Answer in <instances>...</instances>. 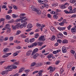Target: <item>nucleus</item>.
Returning <instances> with one entry per match:
<instances>
[{"mask_svg": "<svg viewBox=\"0 0 76 76\" xmlns=\"http://www.w3.org/2000/svg\"><path fill=\"white\" fill-rule=\"evenodd\" d=\"M38 56H39V54H38V53H37L34 55L33 57L34 59H36L37 58V57H38Z\"/></svg>", "mask_w": 76, "mask_h": 76, "instance_id": "9b49d317", "label": "nucleus"}, {"mask_svg": "<svg viewBox=\"0 0 76 76\" xmlns=\"http://www.w3.org/2000/svg\"><path fill=\"white\" fill-rule=\"evenodd\" d=\"M4 41V37L1 36L0 37V42H2Z\"/></svg>", "mask_w": 76, "mask_h": 76, "instance_id": "f8f14e48", "label": "nucleus"}, {"mask_svg": "<svg viewBox=\"0 0 76 76\" xmlns=\"http://www.w3.org/2000/svg\"><path fill=\"white\" fill-rule=\"evenodd\" d=\"M39 41H45V38H44V36H41L38 39Z\"/></svg>", "mask_w": 76, "mask_h": 76, "instance_id": "423d86ee", "label": "nucleus"}, {"mask_svg": "<svg viewBox=\"0 0 76 76\" xmlns=\"http://www.w3.org/2000/svg\"><path fill=\"white\" fill-rule=\"evenodd\" d=\"M37 45H38V46H41L42 45V43H41L40 42H38Z\"/></svg>", "mask_w": 76, "mask_h": 76, "instance_id": "58836bf2", "label": "nucleus"}, {"mask_svg": "<svg viewBox=\"0 0 76 76\" xmlns=\"http://www.w3.org/2000/svg\"><path fill=\"white\" fill-rule=\"evenodd\" d=\"M44 72V70L43 69H42L40 70L38 72V74L39 75H37V76H42V73Z\"/></svg>", "mask_w": 76, "mask_h": 76, "instance_id": "6e6552de", "label": "nucleus"}, {"mask_svg": "<svg viewBox=\"0 0 76 76\" xmlns=\"http://www.w3.org/2000/svg\"><path fill=\"white\" fill-rule=\"evenodd\" d=\"M66 20L64 19L62 20L63 25H64V23H67V22H66Z\"/></svg>", "mask_w": 76, "mask_h": 76, "instance_id": "b1692460", "label": "nucleus"}, {"mask_svg": "<svg viewBox=\"0 0 76 76\" xmlns=\"http://www.w3.org/2000/svg\"><path fill=\"white\" fill-rule=\"evenodd\" d=\"M50 29L53 32V31H55V28H54V27L53 26H51L50 28Z\"/></svg>", "mask_w": 76, "mask_h": 76, "instance_id": "cd10ccee", "label": "nucleus"}, {"mask_svg": "<svg viewBox=\"0 0 76 76\" xmlns=\"http://www.w3.org/2000/svg\"><path fill=\"white\" fill-rule=\"evenodd\" d=\"M21 20H22V19H17L15 21L16 22H20V21H21Z\"/></svg>", "mask_w": 76, "mask_h": 76, "instance_id": "6e6d98bb", "label": "nucleus"}, {"mask_svg": "<svg viewBox=\"0 0 76 76\" xmlns=\"http://www.w3.org/2000/svg\"><path fill=\"white\" fill-rule=\"evenodd\" d=\"M48 69V70H50V72L51 73H52L53 72H54L55 70V68H53L51 66H50Z\"/></svg>", "mask_w": 76, "mask_h": 76, "instance_id": "20e7f679", "label": "nucleus"}, {"mask_svg": "<svg viewBox=\"0 0 76 76\" xmlns=\"http://www.w3.org/2000/svg\"><path fill=\"white\" fill-rule=\"evenodd\" d=\"M62 43H64V44H67V43H68V40H64L62 41Z\"/></svg>", "mask_w": 76, "mask_h": 76, "instance_id": "4be33fe9", "label": "nucleus"}, {"mask_svg": "<svg viewBox=\"0 0 76 76\" xmlns=\"http://www.w3.org/2000/svg\"><path fill=\"white\" fill-rule=\"evenodd\" d=\"M32 24H28V25H27V28L28 29H30L32 28Z\"/></svg>", "mask_w": 76, "mask_h": 76, "instance_id": "ddd939ff", "label": "nucleus"}, {"mask_svg": "<svg viewBox=\"0 0 76 76\" xmlns=\"http://www.w3.org/2000/svg\"><path fill=\"white\" fill-rule=\"evenodd\" d=\"M57 42H59V43H61V42H62V41L61 39H58L57 40Z\"/></svg>", "mask_w": 76, "mask_h": 76, "instance_id": "3c124183", "label": "nucleus"}, {"mask_svg": "<svg viewBox=\"0 0 76 76\" xmlns=\"http://www.w3.org/2000/svg\"><path fill=\"white\" fill-rule=\"evenodd\" d=\"M7 57L8 56L6 54L2 56L3 58H5V57Z\"/></svg>", "mask_w": 76, "mask_h": 76, "instance_id": "bf43d9fd", "label": "nucleus"}, {"mask_svg": "<svg viewBox=\"0 0 76 76\" xmlns=\"http://www.w3.org/2000/svg\"><path fill=\"white\" fill-rule=\"evenodd\" d=\"M36 25H37L36 26L37 27H38V26H39V27L41 26V24H39V23H37Z\"/></svg>", "mask_w": 76, "mask_h": 76, "instance_id": "c03bdc74", "label": "nucleus"}, {"mask_svg": "<svg viewBox=\"0 0 76 76\" xmlns=\"http://www.w3.org/2000/svg\"><path fill=\"white\" fill-rule=\"evenodd\" d=\"M41 66H42V63H39L37 64H36V67Z\"/></svg>", "mask_w": 76, "mask_h": 76, "instance_id": "4468645a", "label": "nucleus"}, {"mask_svg": "<svg viewBox=\"0 0 76 76\" xmlns=\"http://www.w3.org/2000/svg\"><path fill=\"white\" fill-rule=\"evenodd\" d=\"M53 54H50L48 56V58H51L53 57Z\"/></svg>", "mask_w": 76, "mask_h": 76, "instance_id": "412c9836", "label": "nucleus"}, {"mask_svg": "<svg viewBox=\"0 0 76 76\" xmlns=\"http://www.w3.org/2000/svg\"><path fill=\"white\" fill-rule=\"evenodd\" d=\"M12 17L13 18H16L18 17V15L15 14H13L12 15Z\"/></svg>", "mask_w": 76, "mask_h": 76, "instance_id": "bb28decb", "label": "nucleus"}, {"mask_svg": "<svg viewBox=\"0 0 76 76\" xmlns=\"http://www.w3.org/2000/svg\"><path fill=\"white\" fill-rule=\"evenodd\" d=\"M12 12V10H9V11L7 13L8 14L9 13H11Z\"/></svg>", "mask_w": 76, "mask_h": 76, "instance_id": "4d7b16f0", "label": "nucleus"}, {"mask_svg": "<svg viewBox=\"0 0 76 76\" xmlns=\"http://www.w3.org/2000/svg\"><path fill=\"white\" fill-rule=\"evenodd\" d=\"M32 52L31 50H29L26 53V55L27 56H30Z\"/></svg>", "mask_w": 76, "mask_h": 76, "instance_id": "9d476101", "label": "nucleus"}, {"mask_svg": "<svg viewBox=\"0 0 76 76\" xmlns=\"http://www.w3.org/2000/svg\"><path fill=\"white\" fill-rule=\"evenodd\" d=\"M30 70L29 69H26L24 70V72L26 73H28V72H29Z\"/></svg>", "mask_w": 76, "mask_h": 76, "instance_id": "09e8293b", "label": "nucleus"}, {"mask_svg": "<svg viewBox=\"0 0 76 76\" xmlns=\"http://www.w3.org/2000/svg\"><path fill=\"white\" fill-rule=\"evenodd\" d=\"M13 76H19V74L18 73H16L13 75Z\"/></svg>", "mask_w": 76, "mask_h": 76, "instance_id": "774afa93", "label": "nucleus"}, {"mask_svg": "<svg viewBox=\"0 0 76 76\" xmlns=\"http://www.w3.org/2000/svg\"><path fill=\"white\" fill-rule=\"evenodd\" d=\"M50 13H51V14H55L56 12L54 11H53L50 12Z\"/></svg>", "mask_w": 76, "mask_h": 76, "instance_id": "69168bd1", "label": "nucleus"}, {"mask_svg": "<svg viewBox=\"0 0 76 76\" xmlns=\"http://www.w3.org/2000/svg\"><path fill=\"white\" fill-rule=\"evenodd\" d=\"M27 20H28V19L27 18H26L24 20L21 21V23H23V22H26V21Z\"/></svg>", "mask_w": 76, "mask_h": 76, "instance_id": "f704fd0d", "label": "nucleus"}, {"mask_svg": "<svg viewBox=\"0 0 76 76\" xmlns=\"http://www.w3.org/2000/svg\"><path fill=\"white\" fill-rule=\"evenodd\" d=\"M9 39L10 41H13V37H11L9 38Z\"/></svg>", "mask_w": 76, "mask_h": 76, "instance_id": "c9c22d12", "label": "nucleus"}, {"mask_svg": "<svg viewBox=\"0 0 76 76\" xmlns=\"http://www.w3.org/2000/svg\"><path fill=\"white\" fill-rule=\"evenodd\" d=\"M35 65H36V62H33L31 65V67H33V66H34Z\"/></svg>", "mask_w": 76, "mask_h": 76, "instance_id": "2f4dec72", "label": "nucleus"}, {"mask_svg": "<svg viewBox=\"0 0 76 76\" xmlns=\"http://www.w3.org/2000/svg\"><path fill=\"white\" fill-rule=\"evenodd\" d=\"M25 42H27L29 43V38H26L25 40Z\"/></svg>", "mask_w": 76, "mask_h": 76, "instance_id": "37998d69", "label": "nucleus"}, {"mask_svg": "<svg viewBox=\"0 0 76 76\" xmlns=\"http://www.w3.org/2000/svg\"><path fill=\"white\" fill-rule=\"evenodd\" d=\"M42 17L43 18H44L45 17V14H42Z\"/></svg>", "mask_w": 76, "mask_h": 76, "instance_id": "13d9d810", "label": "nucleus"}, {"mask_svg": "<svg viewBox=\"0 0 76 76\" xmlns=\"http://www.w3.org/2000/svg\"><path fill=\"white\" fill-rule=\"evenodd\" d=\"M71 27H72V26L71 25H69L68 26L67 28H68V30H70L71 28Z\"/></svg>", "mask_w": 76, "mask_h": 76, "instance_id": "052dcab7", "label": "nucleus"}, {"mask_svg": "<svg viewBox=\"0 0 76 76\" xmlns=\"http://www.w3.org/2000/svg\"><path fill=\"white\" fill-rule=\"evenodd\" d=\"M18 54L17 53H14L13 54V56H17V55H18Z\"/></svg>", "mask_w": 76, "mask_h": 76, "instance_id": "0e129e2a", "label": "nucleus"}, {"mask_svg": "<svg viewBox=\"0 0 76 76\" xmlns=\"http://www.w3.org/2000/svg\"><path fill=\"white\" fill-rule=\"evenodd\" d=\"M1 73L2 75H4V74H7V72L6 71H3Z\"/></svg>", "mask_w": 76, "mask_h": 76, "instance_id": "393cba45", "label": "nucleus"}, {"mask_svg": "<svg viewBox=\"0 0 76 76\" xmlns=\"http://www.w3.org/2000/svg\"><path fill=\"white\" fill-rule=\"evenodd\" d=\"M6 72H9V71H11V70H12L13 68L11 67V65L10 66H8L6 68Z\"/></svg>", "mask_w": 76, "mask_h": 76, "instance_id": "f03ea898", "label": "nucleus"}, {"mask_svg": "<svg viewBox=\"0 0 76 76\" xmlns=\"http://www.w3.org/2000/svg\"><path fill=\"white\" fill-rule=\"evenodd\" d=\"M76 0H72L70 1V2L71 3H72V4H74L75 2H76Z\"/></svg>", "mask_w": 76, "mask_h": 76, "instance_id": "72a5a7b5", "label": "nucleus"}, {"mask_svg": "<svg viewBox=\"0 0 76 76\" xmlns=\"http://www.w3.org/2000/svg\"><path fill=\"white\" fill-rule=\"evenodd\" d=\"M71 31L72 32H75L76 31V29L75 28H72L71 29Z\"/></svg>", "mask_w": 76, "mask_h": 76, "instance_id": "5701e85b", "label": "nucleus"}, {"mask_svg": "<svg viewBox=\"0 0 76 76\" xmlns=\"http://www.w3.org/2000/svg\"><path fill=\"white\" fill-rule=\"evenodd\" d=\"M53 18L54 19H58V17L57 16V15H54L53 16Z\"/></svg>", "mask_w": 76, "mask_h": 76, "instance_id": "473e14b6", "label": "nucleus"}, {"mask_svg": "<svg viewBox=\"0 0 76 76\" xmlns=\"http://www.w3.org/2000/svg\"><path fill=\"white\" fill-rule=\"evenodd\" d=\"M71 52L72 54H75V51L74 50H71Z\"/></svg>", "mask_w": 76, "mask_h": 76, "instance_id": "e2e57ef3", "label": "nucleus"}, {"mask_svg": "<svg viewBox=\"0 0 76 76\" xmlns=\"http://www.w3.org/2000/svg\"><path fill=\"white\" fill-rule=\"evenodd\" d=\"M7 33H10V28H8L7 29Z\"/></svg>", "mask_w": 76, "mask_h": 76, "instance_id": "de8ad7c7", "label": "nucleus"}, {"mask_svg": "<svg viewBox=\"0 0 76 76\" xmlns=\"http://www.w3.org/2000/svg\"><path fill=\"white\" fill-rule=\"evenodd\" d=\"M21 32V31H17V32L16 33V35H19Z\"/></svg>", "mask_w": 76, "mask_h": 76, "instance_id": "4c0bfd02", "label": "nucleus"}, {"mask_svg": "<svg viewBox=\"0 0 76 76\" xmlns=\"http://www.w3.org/2000/svg\"><path fill=\"white\" fill-rule=\"evenodd\" d=\"M55 39L56 36H53L51 38V40L52 41H54Z\"/></svg>", "mask_w": 76, "mask_h": 76, "instance_id": "c85d7f7f", "label": "nucleus"}, {"mask_svg": "<svg viewBox=\"0 0 76 76\" xmlns=\"http://www.w3.org/2000/svg\"><path fill=\"white\" fill-rule=\"evenodd\" d=\"M39 36V35H38V34H36L34 37L35 38H37Z\"/></svg>", "mask_w": 76, "mask_h": 76, "instance_id": "e433bc0d", "label": "nucleus"}, {"mask_svg": "<svg viewBox=\"0 0 76 76\" xmlns=\"http://www.w3.org/2000/svg\"><path fill=\"white\" fill-rule=\"evenodd\" d=\"M61 9H65L66 8V6L65 5H62L61 7Z\"/></svg>", "mask_w": 76, "mask_h": 76, "instance_id": "864d4df0", "label": "nucleus"}, {"mask_svg": "<svg viewBox=\"0 0 76 76\" xmlns=\"http://www.w3.org/2000/svg\"><path fill=\"white\" fill-rule=\"evenodd\" d=\"M64 12H65V13H67V14H68V13H71V12L69 11V12L65 10L64 11Z\"/></svg>", "mask_w": 76, "mask_h": 76, "instance_id": "49530a36", "label": "nucleus"}, {"mask_svg": "<svg viewBox=\"0 0 76 76\" xmlns=\"http://www.w3.org/2000/svg\"><path fill=\"white\" fill-rule=\"evenodd\" d=\"M60 71L61 72V74H62V73L64 71V70H63L62 68H61L60 69Z\"/></svg>", "mask_w": 76, "mask_h": 76, "instance_id": "a18cd8bd", "label": "nucleus"}, {"mask_svg": "<svg viewBox=\"0 0 76 76\" xmlns=\"http://www.w3.org/2000/svg\"><path fill=\"white\" fill-rule=\"evenodd\" d=\"M38 71H36L33 73L32 75H34V74H35V73H38Z\"/></svg>", "mask_w": 76, "mask_h": 76, "instance_id": "680f3d73", "label": "nucleus"}, {"mask_svg": "<svg viewBox=\"0 0 76 76\" xmlns=\"http://www.w3.org/2000/svg\"><path fill=\"white\" fill-rule=\"evenodd\" d=\"M31 9L32 10L37 12L38 15H40V14L41 13V11L40 10H39L37 9V8H35V7L34 6H31Z\"/></svg>", "mask_w": 76, "mask_h": 76, "instance_id": "f257e3e1", "label": "nucleus"}, {"mask_svg": "<svg viewBox=\"0 0 76 76\" xmlns=\"http://www.w3.org/2000/svg\"><path fill=\"white\" fill-rule=\"evenodd\" d=\"M38 51V48H36L34 49L32 53V54H31L32 56H34L36 53H37Z\"/></svg>", "mask_w": 76, "mask_h": 76, "instance_id": "0eeeda50", "label": "nucleus"}, {"mask_svg": "<svg viewBox=\"0 0 76 76\" xmlns=\"http://www.w3.org/2000/svg\"><path fill=\"white\" fill-rule=\"evenodd\" d=\"M23 70H24V68H21L19 69V73H21V72H22Z\"/></svg>", "mask_w": 76, "mask_h": 76, "instance_id": "f3484780", "label": "nucleus"}, {"mask_svg": "<svg viewBox=\"0 0 76 76\" xmlns=\"http://www.w3.org/2000/svg\"><path fill=\"white\" fill-rule=\"evenodd\" d=\"M57 36L58 38H60L62 37V36H63V34H62L61 33H59L58 34Z\"/></svg>", "mask_w": 76, "mask_h": 76, "instance_id": "6ab92c4d", "label": "nucleus"}, {"mask_svg": "<svg viewBox=\"0 0 76 76\" xmlns=\"http://www.w3.org/2000/svg\"><path fill=\"white\" fill-rule=\"evenodd\" d=\"M8 38H9L8 37H6L4 39V41H7V40H8Z\"/></svg>", "mask_w": 76, "mask_h": 76, "instance_id": "8fccbe9b", "label": "nucleus"}, {"mask_svg": "<svg viewBox=\"0 0 76 76\" xmlns=\"http://www.w3.org/2000/svg\"><path fill=\"white\" fill-rule=\"evenodd\" d=\"M20 24H18L16 26H13V25H12V30H15V29H16V28L17 29H19V25Z\"/></svg>", "mask_w": 76, "mask_h": 76, "instance_id": "7ed1b4c3", "label": "nucleus"}, {"mask_svg": "<svg viewBox=\"0 0 76 76\" xmlns=\"http://www.w3.org/2000/svg\"><path fill=\"white\" fill-rule=\"evenodd\" d=\"M37 45H38V43H37V42H35L32 44V45L33 46V47H35V46H37Z\"/></svg>", "mask_w": 76, "mask_h": 76, "instance_id": "7c9ffc66", "label": "nucleus"}, {"mask_svg": "<svg viewBox=\"0 0 76 76\" xmlns=\"http://www.w3.org/2000/svg\"><path fill=\"white\" fill-rule=\"evenodd\" d=\"M62 51L63 53H66V48L65 47L63 46L62 48Z\"/></svg>", "mask_w": 76, "mask_h": 76, "instance_id": "1a4fd4ad", "label": "nucleus"}, {"mask_svg": "<svg viewBox=\"0 0 76 76\" xmlns=\"http://www.w3.org/2000/svg\"><path fill=\"white\" fill-rule=\"evenodd\" d=\"M45 47H46V45L43 46L41 48L39 49V50H42L43 48H45Z\"/></svg>", "mask_w": 76, "mask_h": 76, "instance_id": "603ef678", "label": "nucleus"}, {"mask_svg": "<svg viewBox=\"0 0 76 76\" xmlns=\"http://www.w3.org/2000/svg\"><path fill=\"white\" fill-rule=\"evenodd\" d=\"M53 54H56L57 53V52L56 51H54L53 52Z\"/></svg>", "mask_w": 76, "mask_h": 76, "instance_id": "338daca9", "label": "nucleus"}, {"mask_svg": "<svg viewBox=\"0 0 76 76\" xmlns=\"http://www.w3.org/2000/svg\"><path fill=\"white\" fill-rule=\"evenodd\" d=\"M76 12V8L74 9L71 12V13H75Z\"/></svg>", "mask_w": 76, "mask_h": 76, "instance_id": "a878e982", "label": "nucleus"}, {"mask_svg": "<svg viewBox=\"0 0 76 76\" xmlns=\"http://www.w3.org/2000/svg\"><path fill=\"white\" fill-rule=\"evenodd\" d=\"M5 18L6 19L9 20V19H10L11 18L10 17V16H9V15H7L5 17Z\"/></svg>", "mask_w": 76, "mask_h": 76, "instance_id": "2eb2a0df", "label": "nucleus"}, {"mask_svg": "<svg viewBox=\"0 0 76 76\" xmlns=\"http://www.w3.org/2000/svg\"><path fill=\"white\" fill-rule=\"evenodd\" d=\"M68 9L70 10H69V12H71V11H72V6L69 7L68 8Z\"/></svg>", "mask_w": 76, "mask_h": 76, "instance_id": "ea45409f", "label": "nucleus"}, {"mask_svg": "<svg viewBox=\"0 0 76 76\" xmlns=\"http://www.w3.org/2000/svg\"><path fill=\"white\" fill-rule=\"evenodd\" d=\"M71 67H72V65H71V64H68L67 66L68 68H69V69H70V68Z\"/></svg>", "mask_w": 76, "mask_h": 76, "instance_id": "79ce46f5", "label": "nucleus"}, {"mask_svg": "<svg viewBox=\"0 0 76 76\" xmlns=\"http://www.w3.org/2000/svg\"><path fill=\"white\" fill-rule=\"evenodd\" d=\"M25 15V14H21L20 15V16H21L22 17L23 16H24Z\"/></svg>", "mask_w": 76, "mask_h": 76, "instance_id": "5fc2aeb1", "label": "nucleus"}, {"mask_svg": "<svg viewBox=\"0 0 76 76\" xmlns=\"http://www.w3.org/2000/svg\"><path fill=\"white\" fill-rule=\"evenodd\" d=\"M35 38H33L31 39L30 40V42H34V41H35Z\"/></svg>", "mask_w": 76, "mask_h": 76, "instance_id": "c756f323", "label": "nucleus"}, {"mask_svg": "<svg viewBox=\"0 0 76 76\" xmlns=\"http://www.w3.org/2000/svg\"><path fill=\"white\" fill-rule=\"evenodd\" d=\"M20 18L21 19V20H23V19H24L26 18V17H24L23 16V17L20 16Z\"/></svg>", "mask_w": 76, "mask_h": 76, "instance_id": "a19ab883", "label": "nucleus"}, {"mask_svg": "<svg viewBox=\"0 0 76 76\" xmlns=\"http://www.w3.org/2000/svg\"><path fill=\"white\" fill-rule=\"evenodd\" d=\"M18 24H20L19 25V28L21 29H22L23 27V26H25V27H26V25L27 24V23H24L23 24H22L20 25V23H18Z\"/></svg>", "mask_w": 76, "mask_h": 76, "instance_id": "39448f33", "label": "nucleus"}, {"mask_svg": "<svg viewBox=\"0 0 76 76\" xmlns=\"http://www.w3.org/2000/svg\"><path fill=\"white\" fill-rule=\"evenodd\" d=\"M10 66L11 67L12 69H16V68H17V66H16L14 65H11Z\"/></svg>", "mask_w": 76, "mask_h": 76, "instance_id": "dca6fc26", "label": "nucleus"}, {"mask_svg": "<svg viewBox=\"0 0 76 76\" xmlns=\"http://www.w3.org/2000/svg\"><path fill=\"white\" fill-rule=\"evenodd\" d=\"M9 51V49L8 48H5L4 49V51L5 53L6 52H8V51Z\"/></svg>", "mask_w": 76, "mask_h": 76, "instance_id": "a211bd4d", "label": "nucleus"}, {"mask_svg": "<svg viewBox=\"0 0 76 76\" xmlns=\"http://www.w3.org/2000/svg\"><path fill=\"white\" fill-rule=\"evenodd\" d=\"M5 28L6 29H9L10 28V25L9 24H6Z\"/></svg>", "mask_w": 76, "mask_h": 76, "instance_id": "aec40b11", "label": "nucleus"}]
</instances>
